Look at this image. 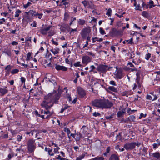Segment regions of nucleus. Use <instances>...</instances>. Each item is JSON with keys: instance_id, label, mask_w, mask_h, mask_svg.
<instances>
[{"instance_id": "1", "label": "nucleus", "mask_w": 160, "mask_h": 160, "mask_svg": "<svg viewBox=\"0 0 160 160\" xmlns=\"http://www.w3.org/2000/svg\"><path fill=\"white\" fill-rule=\"evenodd\" d=\"M61 92V91L58 90V93H54L53 92L45 96L44 100L41 103V106L45 108L46 110H49L54 103H58Z\"/></svg>"}, {"instance_id": "2", "label": "nucleus", "mask_w": 160, "mask_h": 160, "mask_svg": "<svg viewBox=\"0 0 160 160\" xmlns=\"http://www.w3.org/2000/svg\"><path fill=\"white\" fill-rule=\"evenodd\" d=\"M27 149L29 153H33L36 148V144L35 140L33 139H29L27 142Z\"/></svg>"}, {"instance_id": "3", "label": "nucleus", "mask_w": 160, "mask_h": 160, "mask_svg": "<svg viewBox=\"0 0 160 160\" xmlns=\"http://www.w3.org/2000/svg\"><path fill=\"white\" fill-rule=\"evenodd\" d=\"M141 144V143L138 142H128L124 145V147L127 150H132L136 146L139 147Z\"/></svg>"}, {"instance_id": "4", "label": "nucleus", "mask_w": 160, "mask_h": 160, "mask_svg": "<svg viewBox=\"0 0 160 160\" xmlns=\"http://www.w3.org/2000/svg\"><path fill=\"white\" fill-rule=\"evenodd\" d=\"M110 67L107 65L100 64L97 68V70L99 72L103 73H105L109 69Z\"/></svg>"}, {"instance_id": "5", "label": "nucleus", "mask_w": 160, "mask_h": 160, "mask_svg": "<svg viewBox=\"0 0 160 160\" xmlns=\"http://www.w3.org/2000/svg\"><path fill=\"white\" fill-rule=\"evenodd\" d=\"M113 103L108 99L102 100V108L108 109L112 107Z\"/></svg>"}, {"instance_id": "6", "label": "nucleus", "mask_w": 160, "mask_h": 160, "mask_svg": "<svg viewBox=\"0 0 160 160\" xmlns=\"http://www.w3.org/2000/svg\"><path fill=\"white\" fill-rule=\"evenodd\" d=\"M92 104L94 107L102 108V99H95L92 101Z\"/></svg>"}, {"instance_id": "7", "label": "nucleus", "mask_w": 160, "mask_h": 160, "mask_svg": "<svg viewBox=\"0 0 160 160\" xmlns=\"http://www.w3.org/2000/svg\"><path fill=\"white\" fill-rule=\"evenodd\" d=\"M122 33L121 30H117L115 28H112L110 32V35L112 36L121 35Z\"/></svg>"}, {"instance_id": "8", "label": "nucleus", "mask_w": 160, "mask_h": 160, "mask_svg": "<svg viewBox=\"0 0 160 160\" xmlns=\"http://www.w3.org/2000/svg\"><path fill=\"white\" fill-rule=\"evenodd\" d=\"M91 32L89 28H86L82 29L81 32V34L82 38H85L87 37V34Z\"/></svg>"}, {"instance_id": "9", "label": "nucleus", "mask_w": 160, "mask_h": 160, "mask_svg": "<svg viewBox=\"0 0 160 160\" xmlns=\"http://www.w3.org/2000/svg\"><path fill=\"white\" fill-rule=\"evenodd\" d=\"M82 62L83 64L87 65L91 61L92 58L88 55L83 56L82 58Z\"/></svg>"}, {"instance_id": "10", "label": "nucleus", "mask_w": 160, "mask_h": 160, "mask_svg": "<svg viewBox=\"0 0 160 160\" xmlns=\"http://www.w3.org/2000/svg\"><path fill=\"white\" fill-rule=\"evenodd\" d=\"M77 92L79 96L81 98H83L86 95L85 90L81 87H78Z\"/></svg>"}, {"instance_id": "11", "label": "nucleus", "mask_w": 160, "mask_h": 160, "mask_svg": "<svg viewBox=\"0 0 160 160\" xmlns=\"http://www.w3.org/2000/svg\"><path fill=\"white\" fill-rule=\"evenodd\" d=\"M51 27V26H49L47 28H41L40 30H39V32L42 34H46L47 33V32H48V31L50 30Z\"/></svg>"}, {"instance_id": "12", "label": "nucleus", "mask_w": 160, "mask_h": 160, "mask_svg": "<svg viewBox=\"0 0 160 160\" xmlns=\"http://www.w3.org/2000/svg\"><path fill=\"white\" fill-rule=\"evenodd\" d=\"M55 69L58 71L62 70L63 71H66L68 70L67 68L65 67L56 64H55Z\"/></svg>"}, {"instance_id": "13", "label": "nucleus", "mask_w": 160, "mask_h": 160, "mask_svg": "<svg viewBox=\"0 0 160 160\" xmlns=\"http://www.w3.org/2000/svg\"><path fill=\"white\" fill-rule=\"evenodd\" d=\"M36 12L35 11L30 10L29 12H25V13L26 14V17L28 18H29L30 16H35L36 15Z\"/></svg>"}, {"instance_id": "14", "label": "nucleus", "mask_w": 160, "mask_h": 160, "mask_svg": "<svg viewBox=\"0 0 160 160\" xmlns=\"http://www.w3.org/2000/svg\"><path fill=\"white\" fill-rule=\"evenodd\" d=\"M137 2L138 4L135 9L136 10L141 11L142 10L139 9L140 8V4H142V7H144L145 5V4L143 2V0H138Z\"/></svg>"}, {"instance_id": "15", "label": "nucleus", "mask_w": 160, "mask_h": 160, "mask_svg": "<svg viewBox=\"0 0 160 160\" xmlns=\"http://www.w3.org/2000/svg\"><path fill=\"white\" fill-rule=\"evenodd\" d=\"M148 149L147 148L144 147L143 148H140L139 149V154H141L142 155L145 156V155L147 154V152L148 151Z\"/></svg>"}, {"instance_id": "16", "label": "nucleus", "mask_w": 160, "mask_h": 160, "mask_svg": "<svg viewBox=\"0 0 160 160\" xmlns=\"http://www.w3.org/2000/svg\"><path fill=\"white\" fill-rule=\"evenodd\" d=\"M109 160H120L119 156L115 154H112L111 155Z\"/></svg>"}, {"instance_id": "17", "label": "nucleus", "mask_w": 160, "mask_h": 160, "mask_svg": "<svg viewBox=\"0 0 160 160\" xmlns=\"http://www.w3.org/2000/svg\"><path fill=\"white\" fill-rule=\"evenodd\" d=\"M60 51L59 49L57 47H56L54 48H52L50 50V51L54 54H58Z\"/></svg>"}, {"instance_id": "18", "label": "nucleus", "mask_w": 160, "mask_h": 160, "mask_svg": "<svg viewBox=\"0 0 160 160\" xmlns=\"http://www.w3.org/2000/svg\"><path fill=\"white\" fill-rule=\"evenodd\" d=\"M116 78L118 79H121L123 77L122 72L120 70H118L116 74Z\"/></svg>"}, {"instance_id": "19", "label": "nucleus", "mask_w": 160, "mask_h": 160, "mask_svg": "<svg viewBox=\"0 0 160 160\" xmlns=\"http://www.w3.org/2000/svg\"><path fill=\"white\" fill-rule=\"evenodd\" d=\"M151 156L156 158L158 160H159L160 158V153L158 152L152 153Z\"/></svg>"}, {"instance_id": "20", "label": "nucleus", "mask_w": 160, "mask_h": 160, "mask_svg": "<svg viewBox=\"0 0 160 160\" xmlns=\"http://www.w3.org/2000/svg\"><path fill=\"white\" fill-rule=\"evenodd\" d=\"M47 111H45V110L43 111L42 110L41 111L42 113L45 114L47 115H48V116H51L53 112H50L49 110H46Z\"/></svg>"}, {"instance_id": "21", "label": "nucleus", "mask_w": 160, "mask_h": 160, "mask_svg": "<svg viewBox=\"0 0 160 160\" xmlns=\"http://www.w3.org/2000/svg\"><path fill=\"white\" fill-rule=\"evenodd\" d=\"M8 92V90L6 89L0 88V92L2 95H4L7 93Z\"/></svg>"}, {"instance_id": "22", "label": "nucleus", "mask_w": 160, "mask_h": 160, "mask_svg": "<svg viewBox=\"0 0 160 160\" xmlns=\"http://www.w3.org/2000/svg\"><path fill=\"white\" fill-rule=\"evenodd\" d=\"M87 8L93 9L94 8V5L92 2H89L87 7Z\"/></svg>"}, {"instance_id": "23", "label": "nucleus", "mask_w": 160, "mask_h": 160, "mask_svg": "<svg viewBox=\"0 0 160 160\" xmlns=\"http://www.w3.org/2000/svg\"><path fill=\"white\" fill-rule=\"evenodd\" d=\"M55 147H56V148L54 149L53 152H54L55 154L59 153V150L60 149V148L56 144H54Z\"/></svg>"}, {"instance_id": "24", "label": "nucleus", "mask_w": 160, "mask_h": 160, "mask_svg": "<svg viewBox=\"0 0 160 160\" xmlns=\"http://www.w3.org/2000/svg\"><path fill=\"white\" fill-rule=\"evenodd\" d=\"M54 152L53 151L52 149L51 148H50L48 152V154L50 156H52L54 155Z\"/></svg>"}, {"instance_id": "25", "label": "nucleus", "mask_w": 160, "mask_h": 160, "mask_svg": "<svg viewBox=\"0 0 160 160\" xmlns=\"http://www.w3.org/2000/svg\"><path fill=\"white\" fill-rule=\"evenodd\" d=\"M125 113V112H124L123 110L118 111L117 113L118 117H122L124 114V113Z\"/></svg>"}, {"instance_id": "26", "label": "nucleus", "mask_w": 160, "mask_h": 160, "mask_svg": "<svg viewBox=\"0 0 160 160\" xmlns=\"http://www.w3.org/2000/svg\"><path fill=\"white\" fill-rule=\"evenodd\" d=\"M77 137L75 139L76 141H79L81 138H82V135L80 132H77L76 134Z\"/></svg>"}, {"instance_id": "27", "label": "nucleus", "mask_w": 160, "mask_h": 160, "mask_svg": "<svg viewBox=\"0 0 160 160\" xmlns=\"http://www.w3.org/2000/svg\"><path fill=\"white\" fill-rule=\"evenodd\" d=\"M142 15L146 18H148L149 16L148 13L146 11H143L142 14Z\"/></svg>"}, {"instance_id": "28", "label": "nucleus", "mask_w": 160, "mask_h": 160, "mask_svg": "<svg viewBox=\"0 0 160 160\" xmlns=\"http://www.w3.org/2000/svg\"><path fill=\"white\" fill-rule=\"evenodd\" d=\"M108 88L109 90L114 92H117V89L113 86H109Z\"/></svg>"}, {"instance_id": "29", "label": "nucleus", "mask_w": 160, "mask_h": 160, "mask_svg": "<svg viewBox=\"0 0 160 160\" xmlns=\"http://www.w3.org/2000/svg\"><path fill=\"white\" fill-rule=\"evenodd\" d=\"M13 66L10 65L7 66L5 68V70L7 71H10L13 68Z\"/></svg>"}, {"instance_id": "30", "label": "nucleus", "mask_w": 160, "mask_h": 160, "mask_svg": "<svg viewBox=\"0 0 160 160\" xmlns=\"http://www.w3.org/2000/svg\"><path fill=\"white\" fill-rule=\"evenodd\" d=\"M85 156V154H83L82 155H80L78 157L76 158V160H82L84 158Z\"/></svg>"}, {"instance_id": "31", "label": "nucleus", "mask_w": 160, "mask_h": 160, "mask_svg": "<svg viewBox=\"0 0 160 160\" xmlns=\"http://www.w3.org/2000/svg\"><path fill=\"white\" fill-rule=\"evenodd\" d=\"M68 107L69 106H68V105L66 104L64 105L62 107V108L61 109L60 112L62 113L64 111L67 109Z\"/></svg>"}, {"instance_id": "32", "label": "nucleus", "mask_w": 160, "mask_h": 160, "mask_svg": "<svg viewBox=\"0 0 160 160\" xmlns=\"http://www.w3.org/2000/svg\"><path fill=\"white\" fill-rule=\"evenodd\" d=\"M78 24L80 25H83L85 23V21L82 19H79L78 21Z\"/></svg>"}, {"instance_id": "33", "label": "nucleus", "mask_w": 160, "mask_h": 160, "mask_svg": "<svg viewBox=\"0 0 160 160\" xmlns=\"http://www.w3.org/2000/svg\"><path fill=\"white\" fill-rule=\"evenodd\" d=\"M19 71V70L17 69H15L12 70L11 71V73L12 74H14L18 73Z\"/></svg>"}, {"instance_id": "34", "label": "nucleus", "mask_w": 160, "mask_h": 160, "mask_svg": "<svg viewBox=\"0 0 160 160\" xmlns=\"http://www.w3.org/2000/svg\"><path fill=\"white\" fill-rule=\"evenodd\" d=\"M21 12V11L18 9L15 12V17L17 18L19 16V14Z\"/></svg>"}, {"instance_id": "35", "label": "nucleus", "mask_w": 160, "mask_h": 160, "mask_svg": "<svg viewBox=\"0 0 160 160\" xmlns=\"http://www.w3.org/2000/svg\"><path fill=\"white\" fill-rule=\"evenodd\" d=\"M69 17V14L67 12H65L64 14V20L66 21L68 20Z\"/></svg>"}, {"instance_id": "36", "label": "nucleus", "mask_w": 160, "mask_h": 160, "mask_svg": "<svg viewBox=\"0 0 160 160\" xmlns=\"http://www.w3.org/2000/svg\"><path fill=\"white\" fill-rule=\"evenodd\" d=\"M64 131L66 132L67 135H69L71 133V131L70 129L68 128H67L66 127L64 128Z\"/></svg>"}, {"instance_id": "37", "label": "nucleus", "mask_w": 160, "mask_h": 160, "mask_svg": "<svg viewBox=\"0 0 160 160\" xmlns=\"http://www.w3.org/2000/svg\"><path fill=\"white\" fill-rule=\"evenodd\" d=\"M86 53L87 54L88 56L90 55L92 56V57H94L95 56V54L91 52H86Z\"/></svg>"}, {"instance_id": "38", "label": "nucleus", "mask_w": 160, "mask_h": 160, "mask_svg": "<svg viewBox=\"0 0 160 160\" xmlns=\"http://www.w3.org/2000/svg\"><path fill=\"white\" fill-rule=\"evenodd\" d=\"M36 15H35V16H36V17H38L39 19H41L42 17L43 14L42 13H38V12H36Z\"/></svg>"}, {"instance_id": "39", "label": "nucleus", "mask_w": 160, "mask_h": 160, "mask_svg": "<svg viewBox=\"0 0 160 160\" xmlns=\"http://www.w3.org/2000/svg\"><path fill=\"white\" fill-rule=\"evenodd\" d=\"M112 12V10L110 8H109L108 9L106 14L108 15V16H111V15Z\"/></svg>"}, {"instance_id": "40", "label": "nucleus", "mask_w": 160, "mask_h": 160, "mask_svg": "<svg viewBox=\"0 0 160 160\" xmlns=\"http://www.w3.org/2000/svg\"><path fill=\"white\" fill-rule=\"evenodd\" d=\"M22 138V136L18 135L17 136V141L19 142L21 141Z\"/></svg>"}, {"instance_id": "41", "label": "nucleus", "mask_w": 160, "mask_h": 160, "mask_svg": "<svg viewBox=\"0 0 160 160\" xmlns=\"http://www.w3.org/2000/svg\"><path fill=\"white\" fill-rule=\"evenodd\" d=\"M31 56V53L30 52H29L27 55V58L26 60L27 61H28L30 60Z\"/></svg>"}, {"instance_id": "42", "label": "nucleus", "mask_w": 160, "mask_h": 160, "mask_svg": "<svg viewBox=\"0 0 160 160\" xmlns=\"http://www.w3.org/2000/svg\"><path fill=\"white\" fill-rule=\"evenodd\" d=\"M80 62H77L74 63L73 65L75 67L81 66V65L80 64Z\"/></svg>"}, {"instance_id": "43", "label": "nucleus", "mask_w": 160, "mask_h": 160, "mask_svg": "<svg viewBox=\"0 0 160 160\" xmlns=\"http://www.w3.org/2000/svg\"><path fill=\"white\" fill-rule=\"evenodd\" d=\"M135 119V117L134 115H131L129 116V119L130 121H133Z\"/></svg>"}, {"instance_id": "44", "label": "nucleus", "mask_w": 160, "mask_h": 160, "mask_svg": "<svg viewBox=\"0 0 160 160\" xmlns=\"http://www.w3.org/2000/svg\"><path fill=\"white\" fill-rule=\"evenodd\" d=\"M99 31L101 34L102 35H104L105 34V32L102 28H99Z\"/></svg>"}, {"instance_id": "45", "label": "nucleus", "mask_w": 160, "mask_h": 160, "mask_svg": "<svg viewBox=\"0 0 160 160\" xmlns=\"http://www.w3.org/2000/svg\"><path fill=\"white\" fill-rule=\"evenodd\" d=\"M151 56V54L149 53H148V54H146V55L145 58L146 60H148L149 59V58H150Z\"/></svg>"}, {"instance_id": "46", "label": "nucleus", "mask_w": 160, "mask_h": 160, "mask_svg": "<svg viewBox=\"0 0 160 160\" xmlns=\"http://www.w3.org/2000/svg\"><path fill=\"white\" fill-rule=\"evenodd\" d=\"M88 2H88V1H86L84 0V1H82V4H83L84 6L85 7H87L88 5Z\"/></svg>"}, {"instance_id": "47", "label": "nucleus", "mask_w": 160, "mask_h": 160, "mask_svg": "<svg viewBox=\"0 0 160 160\" xmlns=\"http://www.w3.org/2000/svg\"><path fill=\"white\" fill-rule=\"evenodd\" d=\"M61 3L62 4L64 5H68L69 4L68 2L66 1V0H62L61 2Z\"/></svg>"}, {"instance_id": "48", "label": "nucleus", "mask_w": 160, "mask_h": 160, "mask_svg": "<svg viewBox=\"0 0 160 160\" xmlns=\"http://www.w3.org/2000/svg\"><path fill=\"white\" fill-rule=\"evenodd\" d=\"M109 84L110 85H112L114 86H116L117 85L116 82L114 81H110L109 82Z\"/></svg>"}, {"instance_id": "49", "label": "nucleus", "mask_w": 160, "mask_h": 160, "mask_svg": "<svg viewBox=\"0 0 160 160\" xmlns=\"http://www.w3.org/2000/svg\"><path fill=\"white\" fill-rule=\"evenodd\" d=\"M101 115L98 112H95L93 113V115L95 117H97L98 116H100Z\"/></svg>"}, {"instance_id": "50", "label": "nucleus", "mask_w": 160, "mask_h": 160, "mask_svg": "<svg viewBox=\"0 0 160 160\" xmlns=\"http://www.w3.org/2000/svg\"><path fill=\"white\" fill-rule=\"evenodd\" d=\"M77 31V29H72L71 28V30L70 32V34H73L74 33V32Z\"/></svg>"}, {"instance_id": "51", "label": "nucleus", "mask_w": 160, "mask_h": 160, "mask_svg": "<svg viewBox=\"0 0 160 160\" xmlns=\"http://www.w3.org/2000/svg\"><path fill=\"white\" fill-rule=\"evenodd\" d=\"M31 4V3L29 2H28L26 4L24 5V7L25 8H28V6H30V5Z\"/></svg>"}, {"instance_id": "52", "label": "nucleus", "mask_w": 160, "mask_h": 160, "mask_svg": "<svg viewBox=\"0 0 160 160\" xmlns=\"http://www.w3.org/2000/svg\"><path fill=\"white\" fill-rule=\"evenodd\" d=\"M69 26L68 24L66 23H63L62 25V27L63 28L66 29Z\"/></svg>"}, {"instance_id": "53", "label": "nucleus", "mask_w": 160, "mask_h": 160, "mask_svg": "<svg viewBox=\"0 0 160 160\" xmlns=\"http://www.w3.org/2000/svg\"><path fill=\"white\" fill-rule=\"evenodd\" d=\"M94 39H95L96 41L99 42H101L103 40V39L102 38H99L97 37H95L94 38Z\"/></svg>"}, {"instance_id": "54", "label": "nucleus", "mask_w": 160, "mask_h": 160, "mask_svg": "<svg viewBox=\"0 0 160 160\" xmlns=\"http://www.w3.org/2000/svg\"><path fill=\"white\" fill-rule=\"evenodd\" d=\"M140 71L138 70L137 71V73H136V75L137 78H140Z\"/></svg>"}, {"instance_id": "55", "label": "nucleus", "mask_w": 160, "mask_h": 160, "mask_svg": "<svg viewBox=\"0 0 160 160\" xmlns=\"http://www.w3.org/2000/svg\"><path fill=\"white\" fill-rule=\"evenodd\" d=\"M146 115V114H145V115L143 114L142 113H141L140 115V116H139V119H141V118L143 117H145Z\"/></svg>"}, {"instance_id": "56", "label": "nucleus", "mask_w": 160, "mask_h": 160, "mask_svg": "<svg viewBox=\"0 0 160 160\" xmlns=\"http://www.w3.org/2000/svg\"><path fill=\"white\" fill-rule=\"evenodd\" d=\"M21 81L22 82V83H25V78L23 77H21Z\"/></svg>"}, {"instance_id": "57", "label": "nucleus", "mask_w": 160, "mask_h": 160, "mask_svg": "<svg viewBox=\"0 0 160 160\" xmlns=\"http://www.w3.org/2000/svg\"><path fill=\"white\" fill-rule=\"evenodd\" d=\"M5 22V19L3 18L1 19H0V25L2 24L3 23V22Z\"/></svg>"}, {"instance_id": "58", "label": "nucleus", "mask_w": 160, "mask_h": 160, "mask_svg": "<svg viewBox=\"0 0 160 160\" xmlns=\"http://www.w3.org/2000/svg\"><path fill=\"white\" fill-rule=\"evenodd\" d=\"M90 68H91V70L90 72H92L93 71V70L95 69V67L94 65H91L90 67Z\"/></svg>"}, {"instance_id": "59", "label": "nucleus", "mask_w": 160, "mask_h": 160, "mask_svg": "<svg viewBox=\"0 0 160 160\" xmlns=\"http://www.w3.org/2000/svg\"><path fill=\"white\" fill-rule=\"evenodd\" d=\"M52 43L53 44L55 45H58V43L57 42H56L53 39H52Z\"/></svg>"}, {"instance_id": "60", "label": "nucleus", "mask_w": 160, "mask_h": 160, "mask_svg": "<svg viewBox=\"0 0 160 160\" xmlns=\"http://www.w3.org/2000/svg\"><path fill=\"white\" fill-rule=\"evenodd\" d=\"M158 146L159 145L157 143H154L153 144V148H156L158 147Z\"/></svg>"}, {"instance_id": "61", "label": "nucleus", "mask_w": 160, "mask_h": 160, "mask_svg": "<svg viewBox=\"0 0 160 160\" xmlns=\"http://www.w3.org/2000/svg\"><path fill=\"white\" fill-rule=\"evenodd\" d=\"M146 98L148 99L151 100L152 99V97L150 95H148L147 96Z\"/></svg>"}, {"instance_id": "62", "label": "nucleus", "mask_w": 160, "mask_h": 160, "mask_svg": "<svg viewBox=\"0 0 160 160\" xmlns=\"http://www.w3.org/2000/svg\"><path fill=\"white\" fill-rule=\"evenodd\" d=\"M11 44L13 45H17L18 44V42H16V41H13L12 42Z\"/></svg>"}, {"instance_id": "63", "label": "nucleus", "mask_w": 160, "mask_h": 160, "mask_svg": "<svg viewBox=\"0 0 160 160\" xmlns=\"http://www.w3.org/2000/svg\"><path fill=\"white\" fill-rule=\"evenodd\" d=\"M110 147H108L107 148L106 152H108V153H109V152H110Z\"/></svg>"}, {"instance_id": "64", "label": "nucleus", "mask_w": 160, "mask_h": 160, "mask_svg": "<svg viewBox=\"0 0 160 160\" xmlns=\"http://www.w3.org/2000/svg\"><path fill=\"white\" fill-rule=\"evenodd\" d=\"M131 71L132 72L135 71H137V69L135 67H134L131 69Z\"/></svg>"}]
</instances>
